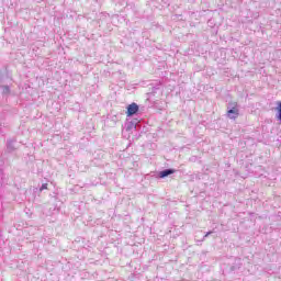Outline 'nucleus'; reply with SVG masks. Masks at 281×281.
<instances>
[{
	"label": "nucleus",
	"mask_w": 281,
	"mask_h": 281,
	"mask_svg": "<svg viewBox=\"0 0 281 281\" xmlns=\"http://www.w3.org/2000/svg\"><path fill=\"white\" fill-rule=\"evenodd\" d=\"M233 109L227 111V115L231 120H236L238 117L239 112H238V103H233Z\"/></svg>",
	"instance_id": "nucleus-2"
},
{
	"label": "nucleus",
	"mask_w": 281,
	"mask_h": 281,
	"mask_svg": "<svg viewBox=\"0 0 281 281\" xmlns=\"http://www.w3.org/2000/svg\"><path fill=\"white\" fill-rule=\"evenodd\" d=\"M137 111H139V105H137V103H131L127 106V112H126L127 117L135 115V113H137Z\"/></svg>",
	"instance_id": "nucleus-1"
},
{
	"label": "nucleus",
	"mask_w": 281,
	"mask_h": 281,
	"mask_svg": "<svg viewBox=\"0 0 281 281\" xmlns=\"http://www.w3.org/2000/svg\"><path fill=\"white\" fill-rule=\"evenodd\" d=\"M41 190H47V183H43Z\"/></svg>",
	"instance_id": "nucleus-5"
},
{
	"label": "nucleus",
	"mask_w": 281,
	"mask_h": 281,
	"mask_svg": "<svg viewBox=\"0 0 281 281\" xmlns=\"http://www.w3.org/2000/svg\"><path fill=\"white\" fill-rule=\"evenodd\" d=\"M169 175H175V170L166 169L164 171H160L159 177H160V179H164L165 177H168Z\"/></svg>",
	"instance_id": "nucleus-3"
},
{
	"label": "nucleus",
	"mask_w": 281,
	"mask_h": 281,
	"mask_svg": "<svg viewBox=\"0 0 281 281\" xmlns=\"http://www.w3.org/2000/svg\"><path fill=\"white\" fill-rule=\"evenodd\" d=\"M277 120L281 122V102H277Z\"/></svg>",
	"instance_id": "nucleus-4"
}]
</instances>
